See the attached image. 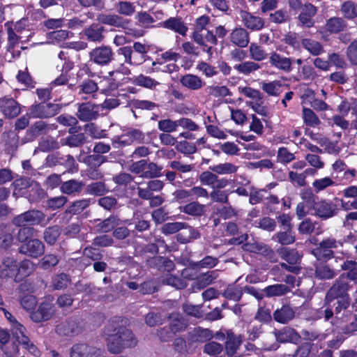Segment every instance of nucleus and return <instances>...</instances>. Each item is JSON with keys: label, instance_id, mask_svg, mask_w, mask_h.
Listing matches in <instances>:
<instances>
[{"label": "nucleus", "instance_id": "obj_1", "mask_svg": "<svg viewBox=\"0 0 357 357\" xmlns=\"http://www.w3.org/2000/svg\"><path fill=\"white\" fill-rule=\"evenodd\" d=\"M352 288V285L349 281L345 280L344 275H340L330 288L327 290L324 299V310L321 313L326 321H329L333 318L334 312L338 315L343 310H347L351 304V298L349 291Z\"/></svg>", "mask_w": 357, "mask_h": 357}, {"label": "nucleus", "instance_id": "obj_2", "mask_svg": "<svg viewBox=\"0 0 357 357\" xmlns=\"http://www.w3.org/2000/svg\"><path fill=\"white\" fill-rule=\"evenodd\" d=\"M138 343L137 338L128 328H123L121 333H114L107 337V349L111 354H118L126 349L133 348Z\"/></svg>", "mask_w": 357, "mask_h": 357}, {"label": "nucleus", "instance_id": "obj_3", "mask_svg": "<svg viewBox=\"0 0 357 357\" xmlns=\"http://www.w3.org/2000/svg\"><path fill=\"white\" fill-rule=\"evenodd\" d=\"M343 242L333 237L323 239L317 246L312 250V254L318 261L326 262L335 257L334 249L342 248Z\"/></svg>", "mask_w": 357, "mask_h": 357}, {"label": "nucleus", "instance_id": "obj_4", "mask_svg": "<svg viewBox=\"0 0 357 357\" xmlns=\"http://www.w3.org/2000/svg\"><path fill=\"white\" fill-rule=\"evenodd\" d=\"M46 215L40 210L31 209L21 214L15 216L12 219V224L14 226H29L41 225L45 222Z\"/></svg>", "mask_w": 357, "mask_h": 357}, {"label": "nucleus", "instance_id": "obj_5", "mask_svg": "<svg viewBox=\"0 0 357 357\" xmlns=\"http://www.w3.org/2000/svg\"><path fill=\"white\" fill-rule=\"evenodd\" d=\"M61 109L59 104L40 102L29 108V115L33 118L47 119L56 115Z\"/></svg>", "mask_w": 357, "mask_h": 357}, {"label": "nucleus", "instance_id": "obj_6", "mask_svg": "<svg viewBox=\"0 0 357 357\" xmlns=\"http://www.w3.org/2000/svg\"><path fill=\"white\" fill-rule=\"evenodd\" d=\"M213 337L218 340H224L225 335L222 333L217 332L215 335L213 331L208 328H202L201 327L195 328L189 333L188 346L190 347L195 342H206L211 340Z\"/></svg>", "mask_w": 357, "mask_h": 357}, {"label": "nucleus", "instance_id": "obj_7", "mask_svg": "<svg viewBox=\"0 0 357 357\" xmlns=\"http://www.w3.org/2000/svg\"><path fill=\"white\" fill-rule=\"evenodd\" d=\"M313 210L317 216L323 220H328L337 215L340 209L333 202L321 199L313 204Z\"/></svg>", "mask_w": 357, "mask_h": 357}, {"label": "nucleus", "instance_id": "obj_8", "mask_svg": "<svg viewBox=\"0 0 357 357\" xmlns=\"http://www.w3.org/2000/svg\"><path fill=\"white\" fill-rule=\"evenodd\" d=\"M113 56L114 52L111 47L107 45L96 47L89 53L90 61L101 66L108 65Z\"/></svg>", "mask_w": 357, "mask_h": 357}, {"label": "nucleus", "instance_id": "obj_9", "mask_svg": "<svg viewBox=\"0 0 357 357\" xmlns=\"http://www.w3.org/2000/svg\"><path fill=\"white\" fill-rule=\"evenodd\" d=\"M19 252L29 257L37 258L45 252L43 243L38 238H31L19 248Z\"/></svg>", "mask_w": 357, "mask_h": 357}, {"label": "nucleus", "instance_id": "obj_10", "mask_svg": "<svg viewBox=\"0 0 357 357\" xmlns=\"http://www.w3.org/2000/svg\"><path fill=\"white\" fill-rule=\"evenodd\" d=\"M55 312V308L53 303L48 301L42 302L36 311L30 314L32 321L36 323L46 321L50 320Z\"/></svg>", "mask_w": 357, "mask_h": 357}, {"label": "nucleus", "instance_id": "obj_11", "mask_svg": "<svg viewBox=\"0 0 357 357\" xmlns=\"http://www.w3.org/2000/svg\"><path fill=\"white\" fill-rule=\"evenodd\" d=\"M83 326L77 318H70L56 326V332L62 335H76L82 331Z\"/></svg>", "mask_w": 357, "mask_h": 357}, {"label": "nucleus", "instance_id": "obj_12", "mask_svg": "<svg viewBox=\"0 0 357 357\" xmlns=\"http://www.w3.org/2000/svg\"><path fill=\"white\" fill-rule=\"evenodd\" d=\"M273 335L276 341L281 343L290 342L297 344L301 339V335L294 328L289 326L275 330Z\"/></svg>", "mask_w": 357, "mask_h": 357}, {"label": "nucleus", "instance_id": "obj_13", "mask_svg": "<svg viewBox=\"0 0 357 357\" xmlns=\"http://www.w3.org/2000/svg\"><path fill=\"white\" fill-rule=\"evenodd\" d=\"M99 112L98 105L91 104L89 102H84L79 105L77 116L80 121H90L98 118Z\"/></svg>", "mask_w": 357, "mask_h": 357}, {"label": "nucleus", "instance_id": "obj_14", "mask_svg": "<svg viewBox=\"0 0 357 357\" xmlns=\"http://www.w3.org/2000/svg\"><path fill=\"white\" fill-rule=\"evenodd\" d=\"M97 20L101 24L121 29H126L130 23V20L124 19L119 13H100L97 15Z\"/></svg>", "mask_w": 357, "mask_h": 357}, {"label": "nucleus", "instance_id": "obj_15", "mask_svg": "<svg viewBox=\"0 0 357 357\" xmlns=\"http://www.w3.org/2000/svg\"><path fill=\"white\" fill-rule=\"evenodd\" d=\"M317 8L312 3H305L301 7V13L298 16V20L302 26L310 28L314 26V21L313 17L317 13Z\"/></svg>", "mask_w": 357, "mask_h": 357}, {"label": "nucleus", "instance_id": "obj_16", "mask_svg": "<svg viewBox=\"0 0 357 357\" xmlns=\"http://www.w3.org/2000/svg\"><path fill=\"white\" fill-rule=\"evenodd\" d=\"M146 265L149 268H155L159 271L169 272L173 271L175 268V264L173 261L161 256H155L148 258L146 261Z\"/></svg>", "mask_w": 357, "mask_h": 357}, {"label": "nucleus", "instance_id": "obj_17", "mask_svg": "<svg viewBox=\"0 0 357 357\" xmlns=\"http://www.w3.org/2000/svg\"><path fill=\"white\" fill-rule=\"evenodd\" d=\"M0 109L3 114L8 119L16 117L21 111L20 104L13 98H8L0 100Z\"/></svg>", "mask_w": 357, "mask_h": 357}, {"label": "nucleus", "instance_id": "obj_18", "mask_svg": "<svg viewBox=\"0 0 357 357\" xmlns=\"http://www.w3.org/2000/svg\"><path fill=\"white\" fill-rule=\"evenodd\" d=\"M99 349L87 344H75L70 351L71 357H99Z\"/></svg>", "mask_w": 357, "mask_h": 357}, {"label": "nucleus", "instance_id": "obj_19", "mask_svg": "<svg viewBox=\"0 0 357 357\" xmlns=\"http://www.w3.org/2000/svg\"><path fill=\"white\" fill-rule=\"evenodd\" d=\"M126 63H121L116 69L109 71L107 76V79L110 80V89H116L120 84V75L123 76L129 75L131 73L130 69L126 65Z\"/></svg>", "mask_w": 357, "mask_h": 357}, {"label": "nucleus", "instance_id": "obj_20", "mask_svg": "<svg viewBox=\"0 0 357 357\" xmlns=\"http://www.w3.org/2000/svg\"><path fill=\"white\" fill-rule=\"evenodd\" d=\"M17 272V262L12 257H4L0 264V278H13Z\"/></svg>", "mask_w": 357, "mask_h": 357}, {"label": "nucleus", "instance_id": "obj_21", "mask_svg": "<svg viewBox=\"0 0 357 357\" xmlns=\"http://www.w3.org/2000/svg\"><path fill=\"white\" fill-rule=\"evenodd\" d=\"M50 129V126L46 122L36 121L26 130L25 139L27 142L33 141L38 136L47 134Z\"/></svg>", "mask_w": 357, "mask_h": 357}, {"label": "nucleus", "instance_id": "obj_22", "mask_svg": "<svg viewBox=\"0 0 357 357\" xmlns=\"http://www.w3.org/2000/svg\"><path fill=\"white\" fill-rule=\"evenodd\" d=\"M239 15L241 21L249 29L257 31L261 29L264 26V22L262 18L254 16L245 10H241L239 13Z\"/></svg>", "mask_w": 357, "mask_h": 357}, {"label": "nucleus", "instance_id": "obj_23", "mask_svg": "<svg viewBox=\"0 0 357 357\" xmlns=\"http://www.w3.org/2000/svg\"><path fill=\"white\" fill-rule=\"evenodd\" d=\"M295 317V310L289 305H283L275 310L273 314L274 320L280 324H285L291 321Z\"/></svg>", "mask_w": 357, "mask_h": 357}, {"label": "nucleus", "instance_id": "obj_24", "mask_svg": "<svg viewBox=\"0 0 357 357\" xmlns=\"http://www.w3.org/2000/svg\"><path fill=\"white\" fill-rule=\"evenodd\" d=\"M269 63L276 69L289 73L292 70V59L273 52L269 57Z\"/></svg>", "mask_w": 357, "mask_h": 357}, {"label": "nucleus", "instance_id": "obj_25", "mask_svg": "<svg viewBox=\"0 0 357 357\" xmlns=\"http://www.w3.org/2000/svg\"><path fill=\"white\" fill-rule=\"evenodd\" d=\"M218 271L216 270L207 271L197 276L194 282L192 288L193 291L201 290L209 285L212 282L218 278Z\"/></svg>", "mask_w": 357, "mask_h": 357}, {"label": "nucleus", "instance_id": "obj_26", "mask_svg": "<svg viewBox=\"0 0 357 357\" xmlns=\"http://www.w3.org/2000/svg\"><path fill=\"white\" fill-rule=\"evenodd\" d=\"M337 275V272L328 264L319 263L315 265L314 278L320 280H331Z\"/></svg>", "mask_w": 357, "mask_h": 357}, {"label": "nucleus", "instance_id": "obj_27", "mask_svg": "<svg viewBox=\"0 0 357 357\" xmlns=\"http://www.w3.org/2000/svg\"><path fill=\"white\" fill-rule=\"evenodd\" d=\"M84 182L76 179H70L61 183L60 191L68 195H76L79 194L84 187Z\"/></svg>", "mask_w": 357, "mask_h": 357}, {"label": "nucleus", "instance_id": "obj_28", "mask_svg": "<svg viewBox=\"0 0 357 357\" xmlns=\"http://www.w3.org/2000/svg\"><path fill=\"white\" fill-rule=\"evenodd\" d=\"M105 28L97 23L91 24L89 27L84 29V34L89 41L102 42L104 38Z\"/></svg>", "mask_w": 357, "mask_h": 357}, {"label": "nucleus", "instance_id": "obj_29", "mask_svg": "<svg viewBox=\"0 0 357 357\" xmlns=\"http://www.w3.org/2000/svg\"><path fill=\"white\" fill-rule=\"evenodd\" d=\"M232 43L239 47H245L250 42L249 33L243 28L234 29L229 36Z\"/></svg>", "mask_w": 357, "mask_h": 357}, {"label": "nucleus", "instance_id": "obj_30", "mask_svg": "<svg viewBox=\"0 0 357 357\" xmlns=\"http://www.w3.org/2000/svg\"><path fill=\"white\" fill-rule=\"evenodd\" d=\"M117 54L124 59V62L130 66H138L143 63L142 57H136L133 54V50L131 46H123L119 47Z\"/></svg>", "mask_w": 357, "mask_h": 357}, {"label": "nucleus", "instance_id": "obj_31", "mask_svg": "<svg viewBox=\"0 0 357 357\" xmlns=\"http://www.w3.org/2000/svg\"><path fill=\"white\" fill-rule=\"evenodd\" d=\"M95 221H99L96 225L98 233H108L119 225L120 220L115 215H110L103 220H96Z\"/></svg>", "mask_w": 357, "mask_h": 357}, {"label": "nucleus", "instance_id": "obj_32", "mask_svg": "<svg viewBox=\"0 0 357 357\" xmlns=\"http://www.w3.org/2000/svg\"><path fill=\"white\" fill-rule=\"evenodd\" d=\"M243 248L248 252L259 253L269 257L274 256V252L264 243L254 242L243 244Z\"/></svg>", "mask_w": 357, "mask_h": 357}, {"label": "nucleus", "instance_id": "obj_33", "mask_svg": "<svg viewBox=\"0 0 357 357\" xmlns=\"http://www.w3.org/2000/svg\"><path fill=\"white\" fill-rule=\"evenodd\" d=\"M341 269L347 271L340 275H344L345 280L357 283V261L355 260H346L341 264Z\"/></svg>", "mask_w": 357, "mask_h": 357}, {"label": "nucleus", "instance_id": "obj_34", "mask_svg": "<svg viewBox=\"0 0 357 357\" xmlns=\"http://www.w3.org/2000/svg\"><path fill=\"white\" fill-rule=\"evenodd\" d=\"M124 319L121 317H114L109 319L105 328V334L109 337L114 333H119L125 326Z\"/></svg>", "mask_w": 357, "mask_h": 357}, {"label": "nucleus", "instance_id": "obj_35", "mask_svg": "<svg viewBox=\"0 0 357 357\" xmlns=\"http://www.w3.org/2000/svg\"><path fill=\"white\" fill-rule=\"evenodd\" d=\"M162 26L164 28L172 30L182 36H185L188 31V27L182 20L176 17H170L167 20L162 22Z\"/></svg>", "mask_w": 357, "mask_h": 357}, {"label": "nucleus", "instance_id": "obj_36", "mask_svg": "<svg viewBox=\"0 0 357 357\" xmlns=\"http://www.w3.org/2000/svg\"><path fill=\"white\" fill-rule=\"evenodd\" d=\"M181 84L190 90H199L204 86L202 79L195 75L187 74L180 79Z\"/></svg>", "mask_w": 357, "mask_h": 357}, {"label": "nucleus", "instance_id": "obj_37", "mask_svg": "<svg viewBox=\"0 0 357 357\" xmlns=\"http://www.w3.org/2000/svg\"><path fill=\"white\" fill-rule=\"evenodd\" d=\"M205 205L198 202H191L183 206L180 207L181 212L191 216L200 217L205 213Z\"/></svg>", "mask_w": 357, "mask_h": 357}, {"label": "nucleus", "instance_id": "obj_38", "mask_svg": "<svg viewBox=\"0 0 357 357\" xmlns=\"http://www.w3.org/2000/svg\"><path fill=\"white\" fill-rule=\"evenodd\" d=\"M260 68L261 65L251 61H243L234 66V70H236L239 74L245 76H248L259 70Z\"/></svg>", "mask_w": 357, "mask_h": 357}, {"label": "nucleus", "instance_id": "obj_39", "mask_svg": "<svg viewBox=\"0 0 357 357\" xmlns=\"http://www.w3.org/2000/svg\"><path fill=\"white\" fill-rule=\"evenodd\" d=\"M326 29L331 33H337L344 31L347 24L342 17H333L328 19L326 23Z\"/></svg>", "mask_w": 357, "mask_h": 357}, {"label": "nucleus", "instance_id": "obj_40", "mask_svg": "<svg viewBox=\"0 0 357 357\" xmlns=\"http://www.w3.org/2000/svg\"><path fill=\"white\" fill-rule=\"evenodd\" d=\"M61 233V227L59 225H53L47 227L43 234L45 242L50 245H54Z\"/></svg>", "mask_w": 357, "mask_h": 357}, {"label": "nucleus", "instance_id": "obj_41", "mask_svg": "<svg viewBox=\"0 0 357 357\" xmlns=\"http://www.w3.org/2000/svg\"><path fill=\"white\" fill-rule=\"evenodd\" d=\"M290 291L288 286L282 284L269 285L263 289L266 297L282 296Z\"/></svg>", "mask_w": 357, "mask_h": 357}, {"label": "nucleus", "instance_id": "obj_42", "mask_svg": "<svg viewBox=\"0 0 357 357\" xmlns=\"http://www.w3.org/2000/svg\"><path fill=\"white\" fill-rule=\"evenodd\" d=\"M273 240H276L282 245H288L295 242L296 238L292 229H285L284 231H279L273 236Z\"/></svg>", "mask_w": 357, "mask_h": 357}, {"label": "nucleus", "instance_id": "obj_43", "mask_svg": "<svg viewBox=\"0 0 357 357\" xmlns=\"http://www.w3.org/2000/svg\"><path fill=\"white\" fill-rule=\"evenodd\" d=\"M218 262L219 260L217 257L208 255L199 261H190L189 265L194 269L212 268L215 267Z\"/></svg>", "mask_w": 357, "mask_h": 357}, {"label": "nucleus", "instance_id": "obj_44", "mask_svg": "<svg viewBox=\"0 0 357 357\" xmlns=\"http://www.w3.org/2000/svg\"><path fill=\"white\" fill-rule=\"evenodd\" d=\"M117 13L120 15L130 17L135 13V6L127 1H119L115 4Z\"/></svg>", "mask_w": 357, "mask_h": 357}, {"label": "nucleus", "instance_id": "obj_45", "mask_svg": "<svg viewBox=\"0 0 357 357\" xmlns=\"http://www.w3.org/2000/svg\"><path fill=\"white\" fill-rule=\"evenodd\" d=\"M60 146V143L51 136L42 138L39 142L38 145L40 151L43 152L53 151L54 150L59 149Z\"/></svg>", "mask_w": 357, "mask_h": 357}, {"label": "nucleus", "instance_id": "obj_46", "mask_svg": "<svg viewBox=\"0 0 357 357\" xmlns=\"http://www.w3.org/2000/svg\"><path fill=\"white\" fill-rule=\"evenodd\" d=\"M303 47L314 56H318L324 52L323 46L318 41L303 38L301 41Z\"/></svg>", "mask_w": 357, "mask_h": 357}, {"label": "nucleus", "instance_id": "obj_47", "mask_svg": "<svg viewBox=\"0 0 357 357\" xmlns=\"http://www.w3.org/2000/svg\"><path fill=\"white\" fill-rule=\"evenodd\" d=\"M132 83L136 86L145 87L149 89H155L160 83L149 76L139 75L134 78Z\"/></svg>", "mask_w": 357, "mask_h": 357}, {"label": "nucleus", "instance_id": "obj_48", "mask_svg": "<svg viewBox=\"0 0 357 357\" xmlns=\"http://www.w3.org/2000/svg\"><path fill=\"white\" fill-rule=\"evenodd\" d=\"M301 335L303 336L305 342H321L326 337V335L321 333L319 331L316 329H303L301 331Z\"/></svg>", "mask_w": 357, "mask_h": 357}, {"label": "nucleus", "instance_id": "obj_49", "mask_svg": "<svg viewBox=\"0 0 357 357\" xmlns=\"http://www.w3.org/2000/svg\"><path fill=\"white\" fill-rule=\"evenodd\" d=\"M241 342L242 340L240 337H236L234 335H228L227 340L225 342L227 354L229 356H234L241 346Z\"/></svg>", "mask_w": 357, "mask_h": 357}, {"label": "nucleus", "instance_id": "obj_50", "mask_svg": "<svg viewBox=\"0 0 357 357\" xmlns=\"http://www.w3.org/2000/svg\"><path fill=\"white\" fill-rule=\"evenodd\" d=\"M169 326L176 333L185 328V324L182 316L178 313H172L169 316Z\"/></svg>", "mask_w": 357, "mask_h": 357}, {"label": "nucleus", "instance_id": "obj_51", "mask_svg": "<svg viewBox=\"0 0 357 357\" xmlns=\"http://www.w3.org/2000/svg\"><path fill=\"white\" fill-rule=\"evenodd\" d=\"M59 165L63 166L68 172H74L77 170L78 165L75 158L70 154L59 155Z\"/></svg>", "mask_w": 357, "mask_h": 357}, {"label": "nucleus", "instance_id": "obj_52", "mask_svg": "<svg viewBox=\"0 0 357 357\" xmlns=\"http://www.w3.org/2000/svg\"><path fill=\"white\" fill-rule=\"evenodd\" d=\"M162 282L176 289H183L187 287V282L184 279L174 275H167L162 279Z\"/></svg>", "mask_w": 357, "mask_h": 357}, {"label": "nucleus", "instance_id": "obj_53", "mask_svg": "<svg viewBox=\"0 0 357 357\" xmlns=\"http://www.w3.org/2000/svg\"><path fill=\"white\" fill-rule=\"evenodd\" d=\"M209 22V17L206 15L201 16L196 20L195 30L192 35V38L195 42L201 41V36L199 32L206 29V26Z\"/></svg>", "mask_w": 357, "mask_h": 357}, {"label": "nucleus", "instance_id": "obj_54", "mask_svg": "<svg viewBox=\"0 0 357 357\" xmlns=\"http://www.w3.org/2000/svg\"><path fill=\"white\" fill-rule=\"evenodd\" d=\"M47 197V195L46 192L40 187V184L36 181L29 195V202L31 203L38 202Z\"/></svg>", "mask_w": 357, "mask_h": 357}, {"label": "nucleus", "instance_id": "obj_55", "mask_svg": "<svg viewBox=\"0 0 357 357\" xmlns=\"http://www.w3.org/2000/svg\"><path fill=\"white\" fill-rule=\"evenodd\" d=\"M90 199H83L77 200L71 204L70 206L66 209V212L71 214H79L82 213L85 208L89 207L90 205Z\"/></svg>", "mask_w": 357, "mask_h": 357}, {"label": "nucleus", "instance_id": "obj_56", "mask_svg": "<svg viewBox=\"0 0 357 357\" xmlns=\"http://www.w3.org/2000/svg\"><path fill=\"white\" fill-rule=\"evenodd\" d=\"M79 94L91 95L93 94L98 90V84L90 79H86L81 84L79 85Z\"/></svg>", "mask_w": 357, "mask_h": 357}, {"label": "nucleus", "instance_id": "obj_57", "mask_svg": "<svg viewBox=\"0 0 357 357\" xmlns=\"http://www.w3.org/2000/svg\"><path fill=\"white\" fill-rule=\"evenodd\" d=\"M162 167L154 162H146V167L141 174V177L145 178H153L161 176Z\"/></svg>", "mask_w": 357, "mask_h": 357}, {"label": "nucleus", "instance_id": "obj_58", "mask_svg": "<svg viewBox=\"0 0 357 357\" xmlns=\"http://www.w3.org/2000/svg\"><path fill=\"white\" fill-rule=\"evenodd\" d=\"M86 140L85 135L80 132L67 137L62 145H67L70 147H80L86 142Z\"/></svg>", "mask_w": 357, "mask_h": 357}, {"label": "nucleus", "instance_id": "obj_59", "mask_svg": "<svg viewBox=\"0 0 357 357\" xmlns=\"http://www.w3.org/2000/svg\"><path fill=\"white\" fill-rule=\"evenodd\" d=\"M341 12L344 17L354 19L357 16V4L351 1H347L342 3Z\"/></svg>", "mask_w": 357, "mask_h": 357}, {"label": "nucleus", "instance_id": "obj_60", "mask_svg": "<svg viewBox=\"0 0 357 357\" xmlns=\"http://www.w3.org/2000/svg\"><path fill=\"white\" fill-rule=\"evenodd\" d=\"M250 56L256 61H261L266 58L267 54L261 46L252 43L249 47Z\"/></svg>", "mask_w": 357, "mask_h": 357}, {"label": "nucleus", "instance_id": "obj_61", "mask_svg": "<svg viewBox=\"0 0 357 357\" xmlns=\"http://www.w3.org/2000/svg\"><path fill=\"white\" fill-rule=\"evenodd\" d=\"M17 227H20L18 232L17 234V239L18 241L21 243H25L28 241V239L32 237L35 232L36 229L33 227L29 226H16Z\"/></svg>", "mask_w": 357, "mask_h": 357}, {"label": "nucleus", "instance_id": "obj_62", "mask_svg": "<svg viewBox=\"0 0 357 357\" xmlns=\"http://www.w3.org/2000/svg\"><path fill=\"white\" fill-rule=\"evenodd\" d=\"M105 162L107 158L97 153L89 155L84 159V162L91 168H97Z\"/></svg>", "mask_w": 357, "mask_h": 357}, {"label": "nucleus", "instance_id": "obj_63", "mask_svg": "<svg viewBox=\"0 0 357 357\" xmlns=\"http://www.w3.org/2000/svg\"><path fill=\"white\" fill-rule=\"evenodd\" d=\"M209 169L216 174H225L235 173L238 167L231 163L226 162L210 167Z\"/></svg>", "mask_w": 357, "mask_h": 357}, {"label": "nucleus", "instance_id": "obj_64", "mask_svg": "<svg viewBox=\"0 0 357 357\" xmlns=\"http://www.w3.org/2000/svg\"><path fill=\"white\" fill-rule=\"evenodd\" d=\"M59 261V259L56 255L47 254L40 259L38 264L41 268L47 270L56 266Z\"/></svg>", "mask_w": 357, "mask_h": 357}]
</instances>
